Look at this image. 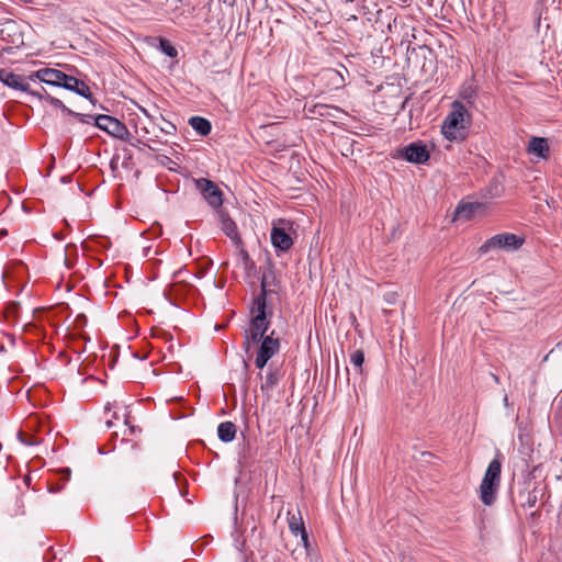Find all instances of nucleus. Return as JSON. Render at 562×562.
Masks as SVG:
<instances>
[{"mask_svg":"<svg viewBox=\"0 0 562 562\" xmlns=\"http://www.w3.org/2000/svg\"><path fill=\"white\" fill-rule=\"evenodd\" d=\"M471 115L465 105L454 101L441 125L442 135L450 142H461L467 137Z\"/></svg>","mask_w":562,"mask_h":562,"instance_id":"nucleus-1","label":"nucleus"},{"mask_svg":"<svg viewBox=\"0 0 562 562\" xmlns=\"http://www.w3.org/2000/svg\"><path fill=\"white\" fill-rule=\"evenodd\" d=\"M251 323L249 329L245 331V348L249 350L251 345L258 344L265 337L269 322L266 317V295L265 290L262 293L257 296L254 301V305L251 307Z\"/></svg>","mask_w":562,"mask_h":562,"instance_id":"nucleus-2","label":"nucleus"},{"mask_svg":"<svg viewBox=\"0 0 562 562\" xmlns=\"http://www.w3.org/2000/svg\"><path fill=\"white\" fill-rule=\"evenodd\" d=\"M292 233L293 223L289 220L279 218L272 222L270 239L277 252H285L293 246Z\"/></svg>","mask_w":562,"mask_h":562,"instance_id":"nucleus-3","label":"nucleus"},{"mask_svg":"<svg viewBox=\"0 0 562 562\" xmlns=\"http://www.w3.org/2000/svg\"><path fill=\"white\" fill-rule=\"evenodd\" d=\"M525 243V238L522 236L512 234V233H503L497 234L491 238H488L480 248L479 251L482 255H485L494 249H504L508 251L517 250Z\"/></svg>","mask_w":562,"mask_h":562,"instance_id":"nucleus-4","label":"nucleus"},{"mask_svg":"<svg viewBox=\"0 0 562 562\" xmlns=\"http://www.w3.org/2000/svg\"><path fill=\"white\" fill-rule=\"evenodd\" d=\"M94 121L99 128L119 139L126 140L130 135L127 127L115 117L110 115H98Z\"/></svg>","mask_w":562,"mask_h":562,"instance_id":"nucleus-5","label":"nucleus"},{"mask_svg":"<svg viewBox=\"0 0 562 562\" xmlns=\"http://www.w3.org/2000/svg\"><path fill=\"white\" fill-rule=\"evenodd\" d=\"M280 342L278 338H273L271 335L266 336L255 360L256 367L262 369L267 362L279 351Z\"/></svg>","mask_w":562,"mask_h":562,"instance_id":"nucleus-6","label":"nucleus"},{"mask_svg":"<svg viewBox=\"0 0 562 562\" xmlns=\"http://www.w3.org/2000/svg\"><path fill=\"white\" fill-rule=\"evenodd\" d=\"M196 188L203 194V198L206 200L210 206L220 207L223 203L222 191L218 187L212 182L211 180L201 178L195 181Z\"/></svg>","mask_w":562,"mask_h":562,"instance_id":"nucleus-7","label":"nucleus"},{"mask_svg":"<svg viewBox=\"0 0 562 562\" xmlns=\"http://www.w3.org/2000/svg\"><path fill=\"white\" fill-rule=\"evenodd\" d=\"M401 156L408 162L423 165L428 161L430 154L427 146L420 142L412 143L401 149Z\"/></svg>","mask_w":562,"mask_h":562,"instance_id":"nucleus-8","label":"nucleus"},{"mask_svg":"<svg viewBox=\"0 0 562 562\" xmlns=\"http://www.w3.org/2000/svg\"><path fill=\"white\" fill-rule=\"evenodd\" d=\"M66 76L67 75L60 70L53 69V68H43V69L32 72L29 76V79L32 81L37 79L41 82H44L49 86L63 87V82L65 81Z\"/></svg>","mask_w":562,"mask_h":562,"instance_id":"nucleus-9","label":"nucleus"},{"mask_svg":"<svg viewBox=\"0 0 562 562\" xmlns=\"http://www.w3.org/2000/svg\"><path fill=\"white\" fill-rule=\"evenodd\" d=\"M528 153L541 158L547 159L549 156V144L543 137H532L528 144Z\"/></svg>","mask_w":562,"mask_h":562,"instance_id":"nucleus-10","label":"nucleus"},{"mask_svg":"<svg viewBox=\"0 0 562 562\" xmlns=\"http://www.w3.org/2000/svg\"><path fill=\"white\" fill-rule=\"evenodd\" d=\"M221 227L225 235L231 238L237 246L241 244L240 236L238 234L235 222L227 215L221 214Z\"/></svg>","mask_w":562,"mask_h":562,"instance_id":"nucleus-11","label":"nucleus"},{"mask_svg":"<svg viewBox=\"0 0 562 562\" xmlns=\"http://www.w3.org/2000/svg\"><path fill=\"white\" fill-rule=\"evenodd\" d=\"M0 80L8 87L21 90V91H29V83L25 82V80L13 72H5L2 71L0 74Z\"/></svg>","mask_w":562,"mask_h":562,"instance_id":"nucleus-12","label":"nucleus"},{"mask_svg":"<svg viewBox=\"0 0 562 562\" xmlns=\"http://www.w3.org/2000/svg\"><path fill=\"white\" fill-rule=\"evenodd\" d=\"M63 88L75 91L77 94L82 95L85 98H90V88L81 80H78L74 77L66 76L65 81L63 82Z\"/></svg>","mask_w":562,"mask_h":562,"instance_id":"nucleus-13","label":"nucleus"},{"mask_svg":"<svg viewBox=\"0 0 562 562\" xmlns=\"http://www.w3.org/2000/svg\"><path fill=\"white\" fill-rule=\"evenodd\" d=\"M499 486L494 483H487L482 481L480 485V498L486 506L492 505L495 502L496 493Z\"/></svg>","mask_w":562,"mask_h":562,"instance_id":"nucleus-14","label":"nucleus"},{"mask_svg":"<svg viewBox=\"0 0 562 562\" xmlns=\"http://www.w3.org/2000/svg\"><path fill=\"white\" fill-rule=\"evenodd\" d=\"M289 528L294 536H300L304 547H307L308 536L305 530L303 520L300 516L296 517L295 515H292L289 518Z\"/></svg>","mask_w":562,"mask_h":562,"instance_id":"nucleus-15","label":"nucleus"},{"mask_svg":"<svg viewBox=\"0 0 562 562\" xmlns=\"http://www.w3.org/2000/svg\"><path fill=\"white\" fill-rule=\"evenodd\" d=\"M501 470L502 465L498 459H494L490 462L485 474L483 476L484 482L487 481V483H494L495 485L499 486L501 482Z\"/></svg>","mask_w":562,"mask_h":562,"instance_id":"nucleus-16","label":"nucleus"},{"mask_svg":"<svg viewBox=\"0 0 562 562\" xmlns=\"http://www.w3.org/2000/svg\"><path fill=\"white\" fill-rule=\"evenodd\" d=\"M218 438L224 442H231L236 435V426L232 422H224L217 428Z\"/></svg>","mask_w":562,"mask_h":562,"instance_id":"nucleus-17","label":"nucleus"},{"mask_svg":"<svg viewBox=\"0 0 562 562\" xmlns=\"http://www.w3.org/2000/svg\"><path fill=\"white\" fill-rule=\"evenodd\" d=\"M191 127L200 135L206 136L211 132V123L201 116H193L189 121Z\"/></svg>","mask_w":562,"mask_h":562,"instance_id":"nucleus-18","label":"nucleus"},{"mask_svg":"<svg viewBox=\"0 0 562 562\" xmlns=\"http://www.w3.org/2000/svg\"><path fill=\"white\" fill-rule=\"evenodd\" d=\"M279 378L276 372H269L265 378H261L260 387L263 392H270L278 383Z\"/></svg>","mask_w":562,"mask_h":562,"instance_id":"nucleus-19","label":"nucleus"},{"mask_svg":"<svg viewBox=\"0 0 562 562\" xmlns=\"http://www.w3.org/2000/svg\"><path fill=\"white\" fill-rule=\"evenodd\" d=\"M46 101L49 102L53 106L57 108V109H61L64 112H66L67 114H70V115H75V116H78V117H82L83 115L79 114V113H76L74 111H71L70 109H68L59 99L57 98H54L52 95H46Z\"/></svg>","mask_w":562,"mask_h":562,"instance_id":"nucleus-20","label":"nucleus"},{"mask_svg":"<svg viewBox=\"0 0 562 562\" xmlns=\"http://www.w3.org/2000/svg\"><path fill=\"white\" fill-rule=\"evenodd\" d=\"M159 49L169 57H176L178 55V52L171 43L165 38L159 40Z\"/></svg>","mask_w":562,"mask_h":562,"instance_id":"nucleus-21","label":"nucleus"},{"mask_svg":"<svg viewBox=\"0 0 562 562\" xmlns=\"http://www.w3.org/2000/svg\"><path fill=\"white\" fill-rule=\"evenodd\" d=\"M350 362L352 363L353 367L358 368L359 371L361 372V368L364 362V353L361 350H356L350 356Z\"/></svg>","mask_w":562,"mask_h":562,"instance_id":"nucleus-22","label":"nucleus"},{"mask_svg":"<svg viewBox=\"0 0 562 562\" xmlns=\"http://www.w3.org/2000/svg\"><path fill=\"white\" fill-rule=\"evenodd\" d=\"M472 209H473V204H464V205H459L456 210V216L458 217H469L470 216V213L472 212Z\"/></svg>","mask_w":562,"mask_h":562,"instance_id":"nucleus-23","label":"nucleus"},{"mask_svg":"<svg viewBox=\"0 0 562 562\" xmlns=\"http://www.w3.org/2000/svg\"><path fill=\"white\" fill-rule=\"evenodd\" d=\"M328 106L325 104H315L313 108L308 109V113L311 114H318V115H326L328 112Z\"/></svg>","mask_w":562,"mask_h":562,"instance_id":"nucleus-24","label":"nucleus"},{"mask_svg":"<svg viewBox=\"0 0 562 562\" xmlns=\"http://www.w3.org/2000/svg\"><path fill=\"white\" fill-rule=\"evenodd\" d=\"M325 75L331 81H335L338 78L340 79V81H342V78H341L340 74L338 71H336V70L328 69V70H326Z\"/></svg>","mask_w":562,"mask_h":562,"instance_id":"nucleus-25","label":"nucleus"},{"mask_svg":"<svg viewBox=\"0 0 562 562\" xmlns=\"http://www.w3.org/2000/svg\"><path fill=\"white\" fill-rule=\"evenodd\" d=\"M30 93L34 97H37L40 99H45L46 100V95H49L45 89H42L41 91H30Z\"/></svg>","mask_w":562,"mask_h":562,"instance_id":"nucleus-26","label":"nucleus"},{"mask_svg":"<svg viewBox=\"0 0 562 562\" xmlns=\"http://www.w3.org/2000/svg\"><path fill=\"white\" fill-rule=\"evenodd\" d=\"M239 255H240L241 259L244 260V262L247 263L249 260L247 251L244 249H240Z\"/></svg>","mask_w":562,"mask_h":562,"instance_id":"nucleus-27","label":"nucleus"},{"mask_svg":"<svg viewBox=\"0 0 562 562\" xmlns=\"http://www.w3.org/2000/svg\"><path fill=\"white\" fill-rule=\"evenodd\" d=\"M503 402H504V405H505V406H507V405H508V397H507V395H505V396H504Z\"/></svg>","mask_w":562,"mask_h":562,"instance_id":"nucleus-28","label":"nucleus"},{"mask_svg":"<svg viewBox=\"0 0 562 562\" xmlns=\"http://www.w3.org/2000/svg\"><path fill=\"white\" fill-rule=\"evenodd\" d=\"M112 425H113V422L111 419L106 420V427L108 428L112 427Z\"/></svg>","mask_w":562,"mask_h":562,"instance_id":"nucleus-29","label":"nucleus"},{"mask_svg":"<svg viewBox=\"0 0 562 562\" xmlns=\"http://www.w3.org/2000/svg\"><path fill=\"white\" fill-rule=\"evenodd\" d=\"M130 431L133 432L134 431V428L131 426L128 427Z\"/></svg>","mask_w":562,"mask_h":562,"instance_id":"nucleus-30","label":"nucleus"}]
</instances>
